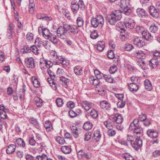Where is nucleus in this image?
<instances>
[{
	"instance_id": "6e6d98bb",
	"label": "nucleus",
	"mask_w": 160,
	"mask_h": 160,
	"mask_svg": "<svg viewBox=\"0 0 160 160\" xmlns=\"http://www.w3.org/2000/svg\"><path fill=\"white\" fill-rule=\"evenodd\" d=\"M136 32L138 33H141L142 34L144 31H145L144 29L141 26H137L136 27Z\"/></svg>"
},
{
	"instance_id": "4468645a",
	"label": "nucleus",
	"mask_w": 160,
	"mask_h": 160,
	"mask_svg": "<svg viewBox=\"0 0 160 160\" xmlns=\"http://www.w3.org/2000/svg\"><path fill=\"white\" fill-rule=\"evenodd\" d=\"M138 16L140 17L145 18L148 16V13L145 10L142 8H138L136 10Z\"/></svg>"
},
{
	"instance_id": "ea45409f",
	"label": "nucleus",
	"mask_w": 160,
	"mask_h": 160,
	"mask_svg": "<svg viewBox=\"0 0 160 160\" xmlns=\"http://www.w3.org/2000/svg\"><path fill=\"white\" fill-rule=\"evenodd\" d=\"M104 79L106 82H108L113 83L115 82V81L109 75H105Z\"/></svg>"
},
{
	"instance_id": "6e6552de",
	"label": "nucleus",
	"mask_w": 160,
	"mask_h": 160,
	"mask_svg": "<svg viewBox=\"0 0 160 160\" xmlns=\"http://www.w3.org/2000/svg\"><path fill=\"white\" fill-rule=\"evenodd\" d=\"M14 25L12 23H9L8 25L7 28V36L9 39L12 38L13 34L14 33Z\"/></svg>"
},
{
	"instance_id": "2eb2a0df",
	"label": "nucleus",
	"mask_w": 160,
	"mask_h": 160,
	"mask_svg": "<svg viewBox=\"0 0 160 160\" xmlns=\"http://www.w3.org/2000/svg\"><path fill=\"white\" fill-rule=\"evenodd\" d=\"M134 149L137 151L141 147L142 145V141H130Z\"/></svg>"
},
{
	"instance_id": "b1692460",
	"label": "nucleus",
	"mask_w": 160,
	"mask_h": 160,
	"mask_svg": "<svg viewBox=\"0 0 160 160\" xmlns=\"http://www.w3.org/2000/svg\"><path fill=\"white\" fill-rule=\"evenodd\" d=\"M71 8L72 11L75 13H77L79 10V6L78 3L75 1L71 2Z\"/></svg>"
},
{
	"instance_id": "1a4fd4ad",
	"label": "nucleus",
	"mask_w": 160,
	"mask_h": 160,
	"mask_svg": "<svg viewBox=\"0 0 160 160\" xmlns=\"http://www.w3.org/2000/svg\"><path fill=\"white\" fill-rule=\"evenodd\" d=\"M141 126L140 124L139 119L135 118L131 122L129 127V129L130 130H134L135 128H139L138 127Z\"/></svg>"
},
{
	"instance_id": "09e8293b",
	"label": "nucleus",
	"mask_w": 160,
	"mask_h": 160,
	"mask_svg": "<svg viewBox=\"0 0 160 160\" xmlns=\"http://www.w3.org/2000/svg\"><path fill=\"white\" fill-rule=\"evenodd\" d=\"M50 38L48 39L51 42L54 44H57L58 43V39L56 38V36L54 35H51Z\"/></svg>"
},
{
	"instance_id": "412c9836",
	"label": "nucleus",
	"mask_w": 160,
	"mask_h": 160,
	"mask_svg": "<svg viewBox=\"0 0 160 160\" xmlns=\"http://www.w3.org/2000/svg\"><path fill=\"white\" fill-rule=\"evenodd\" d=\"M142 36L144 38L148 41H150L152 39L153 35L151 33H149L148 31H144L142 33Z\"/></svg>"
},
{
	"instance_id": "0eeeda50",
	"label": "nucleus",
	"mask_w": 160,
	"mask_h": 160,
	"mask_svg": "<svg viewBox=\"0 0 160 160\" xmlns=\"http://www.w3.org/2000/svg\"><path fill=\"white\" fill-rule=\"evenodd\" d=\"M124 23L126 28L128 29H133L135 26L134 20L131 18L126 19L124 22Z\"/></svg>"
},
{
	"instance_id": "6ab92c4d",
	"label": "nucleus",
	"mask_w": 160,
	"mask_h": 160,
	"mask_svg": "<svg viewBox=\"0 0 160 160\" xmlns=\"http://www.w3.org/2000/svg\"><path fill=\"white\" fill-rule=\"evenodd\" d=\"M113 119L115 122L118 124L122 123L123 121L122 115L118 113H117L115 115L113 118Z\"/></svg>"
},
{
	"instance_id": "4d7b16f0",
	"label": "nucleus",
	"mask_w": 160,
	"mask_h": 160,
	"mask_svg": "<svg viewBox=\"0 0 160 160\" xmlns=\"http://www.w3.org/2000/svg\"><path fill=\"white\" fill-rule=\"evenodd\" d=\"M133 48V47L131 44H125V46L124 49L126 51H130Z\"/></svg>"
},
{
	"instance_id": "0e129e2a",
	"label": "nucleus",
	"mask_w": 160,
	"mask_h": 160,
	"mask_svg": "<svg viewBox=\"0 0 160 160\" xmlns=\"http://www.w3.org/2000/svg\"><path fill=\"white\" fill-rule=\"evenodd\" d=\"M107 132L108 135L111 136H113L116 134L115 131L112 129V128L108 129Z\"/></svg>"
},
{
	"instance_id": "393cba45",
	"label": "nucleus",
	"mask_w": 160,
	"mask_h": 160,
	"mask_svg": "<svg viewBox=\"0 0 160 160\" xmlns=\"http://www.w3.org/2000/svg\"><path fill=\"white\" fill-rule=\"evenodd\" d=\"M44 127L45 128L47 132H49L53 129L52 124L51 121L49 120L46 121L44 124Z\"/></svg>"
},
{
	"instance_id": "774afa93",
	"label": "nucleus",
	"mask_w": 160,
	"mask_h": 160,
	"mask_svg": "<svg viewBox=\"0 0 160 160\" xmlns=\"http://www.w3.org/2000/svg\"><path fill=\"white\" fill-rule=\"evenodd\" d=\"M142 51L139 50H136L134 51L132 53V55L133 56L138 58V56H139L141 53Z\"/></svg>"
},
{
	"instance_id": "c9c22d12",
	"label": "nucleus",
	"mask_w": 160,
	"mask_h": 160,
	"mask_svg": "<svg viewBox=\"0 0 160 160\" xmlns=\"http://www.w3.org/2000/svg\"><path fill=\"white\" fill-rule=\"evenodd\" d=\"M38 46L35 45H32L31 46V51L36 55H38L40 53L39 46L38 45Z\"/></svg>"
},
{
	"instance_id": "423d86ee",
	"label": "nucleus",
	"mask_w": 160,
	"mask_h": 160,
	"mask_svg": "<svg viewBox=\"0 0 160 160\" xmlns=\"http://www.w3.org/2000/svg\"><path fill=\"white\" fill-rule=\"evenodd\" d=\"M25 63L28 68H34L35 67L34 60L32 58H26L25 60Z\"/></svg>"
},
{
	"instance_id": "20e7f679",
	"label": "nucleus",
	"mask_w": 160,
	"mask_h": 160,
	"mask_svg": "<svg viewBox=\"0 0 160 160\" xmlns=\"http://www.w3.org/2000/svg\"><path fill=\"white\" fill-rule=\"evenodd\" d=\"M67 32L70 34H76L78 32L79 29L78 27L74 25L65 24Z\"/></svg>"
},
{
	"instance_id": "13d9d810",
	"label": "nucleus",
	"mask_w": 160,
	"mask_h": 160,
	"mask_svg": "<svg viewBox=\"0 0 160 160\" xmlns=\"http://www.w3.org/2000/svg\"><path fill=\"white\" fill-rule=\"evenodd\" d=\"M66 106L68 108L72 109L75 107V104L73 101H70L67 102Z\"/></svg>"
},
{
	"instance_id": "5701e85b",
	"label": "nucleus",
	"mask_w": 160,
	"mask_h": 160,
	"mask_svg": "<svg viewBox=\"0 0 160 160\" xmlns=\"http://www.w3.org/2000/svg\"><path fill=\"white\" fill-rule=\"evenodd\" d=\"M29 121L34 127L38 129H40V126L37 119L33 118H31L29 119Z\"/></svg>"
},
{
	"instance_id": "4c0bfd02",
	"label": "nucleus",
	"mask_w": 160,
	"mask_h": 160,
	"mask_svg": "<svg viewBox=\"0 0 160 160\" xmlns=\"http://www.w3.org/2000/svg\"><path fill=\"white\" fill-rule=\"evenodd\" d=\"M36 105L38 107H41L42 105L43 102L42 99L38 97H36L34 98Z\"/></svg>"
},
{
	"instance_id": "f3484780",
	"label": "nucleus",
	"mask_w": 160,
	"mask_h": 160,
	"mask_svg": "<svg viewBox=\"0 0 160 160\" xmlns=\"http://www.w3.org/2000/svg\"><path fill=\"white\" fill-rule=\"evenodd\" d=\"M122 12L121 11L117 10L113 11L111 14L114 16L116 19L118 21L120 20L122 18Z\"/></svg>"
},
{
	"instance_id": "aec40b11",
	"label": "nucleus",
	"mask_w": 160,
	"mask_h": 160,
	"mask_svg": "<svg viewBox=\"0 0 160 160\" xmlns=\"http://www.w3.org/2000/svg\"><path fill=\"white\" fill-rule=\"evenodd\" d=\"M29 4L28 6L29 12L31 14H34L35 10V4L33 0H29Z\"/></svg>"
},
{
	"instance_id": "f704fd0d",
	"label": "nucleus",
	"mask_w": 160,
	"mask_h": 160,
	"mask_svg": "<svg viewBox=\"0 0 160 160\" xmlns=\"http://www.w3.org/2000/svg\"><path fill=\"white\" fill-rule=\"evenodd\" d=\"M124 32H122L120 34V38L122 41H124L126 40L128 38L129 33L127 32L124 29Z\"/></svg>"
},
{
	"instance_id": "7c9ffc66",
	"label": "nucleus",
	"mask_w": 160,
	"mask_h": 160,
	"mask_svg": "<svg viewBox=\"0 0 160 160\" xmlns=\"http://www.w3.org/2000/svg\"><path fill=\"white\" fill-rule=\"evenodd\" d=\"M83 128L86 130H88L92 129L93 127L92 123L90 121H87L83 125Z\"/></svg>"
},
{
	"instance_id": "e433bc0d",
	"label": "nucleus",
	"mask_w": 160,
	"mask_h": 160,
	"mask_svg": "<svg viewBox=\"0 0 160 160\" xmlns=\"http://www.w3.org/2000/svg\"><path fill=\"white\" fill-rule=\"evenodd\" d=\"M132 83L138 84L140 83V79L139 77L132 76L131 78Z\"/></svg>"
},
{
	"instance_id": "37998d69",
	"label": "nucleus",
	"mask_w": 160,
	"mask_h": 160,
	"mask_svg": "<svg viewBox=\"0 0 160 160\" xmlns=\"http://www.w3.org/2000/svg\"><path fill=\"white\" fill-rule=\"evenodd\" d=\"M90 114L91 117L94 119H96L98 116V111L95 109H92L91 111Z\"/></svg>"
},
{
	"instance_id": "f8f14e48",
	"label": "nucleus",
	"mask_w": 160,
	"mask_h": 160,
	"mask_svg": "<svg viewBox=\"0 0 160 160\" xmlns=\"http://www.w3.org/2000/svg\"><path fill=\"white\" fill-rule=\"evenodd\" d=\"M100 107L104 110H110L111 109V105L107 101L103 100L100 102Z\"/></svg>"
},
{
	"instance_id": "bf43d9fd",
	"label": "nucleus",
	"mask_w": 160,
	"mask_h": 160,
	"mask_svg": "<svg viewBox=\"0 0 160 160\" xmlns=\"http://www.w3.org/2000/svg\"><path fill=\"white\" fill-rule=\"evenodd\" d=\"M1 112L0 111V116L1 117V119H3L5 120L6 119H7L8 117L7 114V112Z\"/></svg>"
},
{
	"instance_id": "864d4df0",
	"label": "nucleus",
	"mask_w": 160,
	"mask_h": 160,
	"mask_svg": "<svg viewBox=\"0 0 160 160\" xmlns=\"http://www.w3.org/2000/svg\"><path fill=\"white\" fill-rule=\"evenodd\" d=\"M107 56L108 58L110 59H113L115 57V54L113 51L111 50L108 51Z\"/></svg>"
},
{
	"instance_id": "dca6fc26",
	"label": "nucleus",
	"mask_w": 160,
	"mask_h": 160,
	"mask_svg": "<svg viewBox=\"0 0 160 160\" xmlns=\"http://www.w3.org/2000/svg\"><path fill=\"white\" fill-rule=\"evenodd\" d=\"M147 135L152 138H157L158 135V132L154 129H150L148 130L147 132Z\"/></svg>"
},
{
	"instance_id": "a18cd8bd",
	"label": "nucleus",
	"mask_w": 160,
	"mask_h": 160,
	"mask_svg": "<svg viewBox=\"0 0 160 160\" xmlns=\"http://www.w3.org/2000/svg\"><path fill=\"white\" fill-rule=\"evenodd\" d=\"M126 104V101L124 100L119 101L117 103V107L118 108H123Z\"/></svg>"
},
{
	"instance_id": "c756f323",
	"label": "nucleus",
	"mask_w": 160,
	"mask_h": 160,
	"mask_svg": "<svg viewBox=\"0 0 160 160\" xmlns=\"http://www.w3.org/2000/svg\"><path fill=\"white\" fill-rule=\"evenodd\" d=\"M155 58H153L149 62V65L152 68H155L158 66V61H156V59Z\"/></svg>"
},
{
	"instance_id": "f257e3e1",
	"label": "nucleus",
	"mask_w": 160,
	"mask_h": 160,
	"mask_svg": "<svg viewBox=\"0 0 160 160\" xmlns=\"http://www.w3.org/2000/svg\"><path fill=\"white\" fill-rule=\"evenodd\" d=\"M90 21L92 26L93 27L96 28L100 25L102 26L104 23V19L103 17L99 15H97L95 18L92 17Z\"/></svg>"
},
{
	"instance_id": "f03ea898",
	"label": "nucleus",
	"mask_w": 160,
	"mask_h": 160,
	"mask_svg": "<svg viewBox=\"0 0 160 160\" xmlns=\"http://www.w3.org/2000/svg\"><path fill=\"white\" fill-rule=\"evenodd\" d=\"M67 32L65 24L62 26H60L57 30V36L58 38L62 39L66 38Z\"/></svg>"
},
{
	"instance_id": "de8ad7c7",
	"label": "nucleus",
	"mask_w": 160,
	"mask_h": 160,
	"mask_svg": "<svg viewBox=\"0 0 160 160\" xmlns=\"http://www.w3.org/2000/svg\"><path fill=\"white\" fill-rule=\"evenodd\" d=\"M56 104L58 107H61L64 103L63 100L61 98H58L56 100Z\"/></svg>"
},
{
	"instance_id": "9b49d317",
	"label": "nucleus",
	"mask_w": 160,
	"mask_h": 160,
	"mask_svg": "<svg viewBox=\"0 0 160 160\" xmlns=\"http://www.w3.org/2000/svg\"><path fill=\"white\" fill-rule=\"evenodd\" d=\"M138 128H135L134 130H131L133 131L134 133L136 134V135H137V138L135 139V140H142L140 137L143 134V129L141 126L138 127Z\"/></svg>"
},
{
	"instance_id": "8fccbe9b",
	"label": "nucleus",
	"mask_w": 160,
	"mask_h": 160,
	"mask_svg": "<svg viewBox=\"0 0 160 160\" xmlns=\"http://www.w3.org/2000/svg\"><path fill=\"white\" fill-rule=\"evenodd\" d=\"M69 117L71 118H74L77 116V114L73 110L70 109L68 111Z\"/></svg>"
},
{
	"instance_id": "4be33fe9",
	"label": "nucleus",
	"mask_w": 160,
	"mask_h": 160,
	"mask_svg": "<svg viewBox=\"0 0 160 160\" xmlns=\"http://www.w3.org/2000/svg\"><path fill=\"white\" fill-rule=\"evenodd\" d=\"M128 88L130 91L132 92H136L139 89L138 84L132 83L128 84Z\"/></svg>"
},
{
	"instance_id": "2f4dec72",
	"label": "nucleus",
	"mask_w": 160,
	"mask_h": 160,
	"mask_svg": "<svg viewBox=\"0 0 160 160\" xmlns=\"http://www.w3.org/2000/svg\"><path fill=\"white\" fill-rule=\"evenodd\" d=\"M144 85L145 88L148 91H150L152 89V86L150 81L147 79L144 82Z\"/></svg>"
},
{
	"instance_id": "7ed1b4c3",
	"label": "nucleus",
	"mask_w": 160,
	"mask_h": 160,
	"mask_svg": "<svg viewBox=\"0 0 160 160\" xmlns=\"http://www.w3.org/2000/svg\"><path fill=\"white\" fill-rule=\"evenodd\" d=\"M78 102L81 106L87 111L91 109L93 105L92 102L85 100L79 99L78 100Z\"/></svg>"
},
{
	"instance_id": "680f3d73",
	"label": "nucleus",
	"mask_w": 160,
	"mask_h": 160,
	"mask_svg": "<svg viewBox=\"0 0 160 160\" xmlns=\"http://www.w3.org/2000/svg\"><path fill=\"white\" fill-rule=\"evenodd\" d=\"M48 73L49 76L53 79H56V75L54 72H52L49 68L48 69Z\"/></svg>"
},
{
	"instance_id": "9d476101",
	"label": "nucleus",
	"mask_w": 160,
	"mask_h": 160,
	"mask_svg": "<svg viewBox=\"0 0 160 160\" xmlns=\"http://www.w3.org/2000/svg\"><path fill=\"white\" fill-rule=\"evenodd\" d=\"M149 12L150 14L153 18H157L159 16L158 11L156 8L153 6H150L149 8Z\"/></svg>"
},
{
	"instance_id": "cd10ccee",
	"label": "nucleus",
	"mask_w": 160,
	"mask_h": 160,
	"mask_svg": "<svg viewBox=\"0 0 160 160\" xmlns=\"http://www.w3.org/2000/svg\"><path fill=\"white\" fill-rule=\"evenodd\" d=\"M42 33L43 36L46 39H49V38H50L51 35H52L49 30L46 28L42 29Z\"/></svg>"
},
{
	"instance_id": "69168bd1",
	"label": "nucleus",
	"mask_w": 160,
	"mask_h": 160,
	"mask_svg": "<svg viewBox=\"0 0 160 160\" xmlns=\"http://www.w3.org/2000/svg\"><path fill=\"white\" fill-rule=\"evenodd\" d=\"M124 13L127 15H129L131 12V9L127 7V8H125V9H123Z\"/></svg>"
},
{
	"instance_id": "ddd939ff",
	"label": "nucleus",
	"mask_w": 160,
	"mask_h": 160,
	"mask_svg": "<svg viewBox=\"0 0 160 160\" xmlns=\"http://www.w3.org/2000/svg\"><path fill=\"white\" fill-rule=\"evenodd\" d=\"M58 80V82L65 88L68 86V84L70 81L69 79L62 76L59 77Z\"/></svg>"
},
{
	"instance_id": "3c124183",
	"label": "nucleus",
	"mask_w": 160,
	"mask_h": 160,
	"mask_svg": "<svg viewBox=\"0 0 160 160\" xmlns=\"http://www.w3.org/2000/svg\"><path fill=\"white\" fill-rule=\"evenodd\" d=\"M78 4L79 6V8L82 10H84L85 8V5L82 0H79Z\"/></svg>"
},
{
	"instance_id": "e2e57ef3",
	"label": "nucleus",
	"mask_w": 160,
	"mask_h": 160,
	"mask_svg": "<svg viewBox=\"0 0 160 160\" xmlns=\"http://www.w3.org/2000/svg\"><path fill=\"white\" fill-rule=\"evenodd\" d=\"M92 137V133L90 132H87L84 135V140H89Z\"/></svg>"
},
{
	"instance_id": "a878e982",
	"label": "nucleus",
	"mask_w": 160,
	"mask_h": 160,
	"mask_svg": "<svg viewBox=\"0 0 160 160\" xmlns=\"http://www.w3.org/2000/svg\"><path fill=\"white\" fill-rule=\"evenodd\" d=\"M16 148V145L14 144H10L8 147L6 149V153L7 154H10L14 152Z\"/></svg>"
},
{
	"instance_id": "79ce46f5",
	"label": "nucleus",
	"mask_w": 160,
	"mask_h": 160,
	"mask_svg": "<svg viewBox=\"0 0 160 160\" xmlns=\"http://www.w3.org/2000/svg\"><path fill=\"white\" fill-rule=\"evenodd\" d=\"M105 126L108 129L113 128V123L110 120L106 121L104 122Z\"/></svg>"
},
{
	"instance_id": "052dcab7",
	"label": "nucleus",
	"mask_w": 160,
	"mask_h": 160,
	"mask_svg": "<svg viewBox=\"0 0 160 160\" xmlns=\"http://www.w3.org/2000/svg\"><path fill=\"white\" fill-rule=\"evenodd\" d=\"M119 5L122 9H125V8H127L128 7L126 1L124 0H120V3L119 4Z\"/></svg>"
},
{
	"instance_id": "473e14b6",
	"label": "nucleus",
	"mask_w": 160,
	"mask_h": 160,
	"mask_svg": "<svg viewBox=\"0 0 160 160\" xmlns=\"http://www.w3.org/2000/svg\"><path fill=\"white\" fill-rule=\"evenodd\" d=\"M61 149L62 152L65 154L69 153L72 150L71 147L67 146H62Z\"/></svg>"
},
{
	"instance_id": "72a5a7b5",
	"label": "nucleus",
	"mask_w": 160,
	"mask_h": 160,
	"mask_svg": "<svg viewBox=\"0 0 160 160\" xmlns=\"http://www.w3.org/2000/svg\"><path fill=\"white\" fill-rule=\"evenodd\" d=\"M72 133L74 137L75 138H77L78 136V128L75 126H72L71 127Z\"/></svg>"
},
{
	"instance_id": "bb28decb",
	"label": "nucleus",
	"mask_w": 160,
	"mask_h": 160,
	"mask_svg": "<svg viewBox=\"0 0 160 160\" xmlns=\"http://www.w3.org/2000/svg\"><path fill=\"white\" fill-rule=\"evenodd\" d=\"M90 83L95 86H98L99 84V79H98L93 76H90Z\"/></svg>"
},
{
	"instance_id": "a19ab883",
	"label": "nucleus",
	"mask_w": 160,
	"mask_h": 160,
	"mask_svg": "<svg viewBox=\"0 0 160 160\" xmlns=\"http://www.w3.org/2000/svg\"><path fill=\"white\" fill-rule=\"evenodd\" d=\"M158 29V26L155 24H152L149 28L150 31L152 33H156Z\"/></svg>"
},
{
	"instance_id": "c03bdc74",
	"label": "nucleus",
	"mask_w": 160,
	"mask_h": 160,
	"mask_svg": "<svg viewBox=\"0 0 160 160\" xmlns=\"http://www.w3.org/2000/svg\"><path fill=\"white\" fill-rule=\"evenodd\" d=\"M84 23V20L82 17H79L77 19V24L78 27H81Z\"/></svg>"
},
{
	"instance_id": "c85d7f7f",
	"label": "nucleus",
	"mask_w": 160,
	"mask_h": 160,
	"mask_svg": "<svg viewBox=\"0 0 160 160\" xmlns=\"http://www.w3.org/2000/svg\"><path fill=\"white\" fill-rule=\"evenodd\" d=\"M105 47V42L103 41H99L97 44V48L99 52L102 51Z\"/></svg>"
},
{
	"instance_id": "39448f33",
	"label": "nucleus",
	"mask_w": 160,
	"mask_h": 160,
	"mask_svg": "<svg viewBox=\"0 0 160 160\" xmlns=\"http://www.w3.org/2000/svg\"><path fill=\"white\" fill-rule=\"evenodd\" d=\"M133 42L135 45L139 48H142L146 45L144 40L141 37L134 38L133 40Z\"/></svg>"
},
{
	"instance_id": "603ef678",
	"label": "nucleus",
	"mask_w": 160,
	"mask_h": 160,
	"mask_svg": "<svg viewBox=\"0 0 160 160\" xmlns=\"http://www.w3.org/2000/svg\"><path fill=\"white\" fill-rule=\"evenodd\" d=\"M98 37V35L97 30H94L91 32L90 37L93 39H95Z\"/></svg>"
},
{
	"instance_id": "49530a36",
	"label": "nucleus",
	"mask_w": 160,
	"mask_h": 160,
	"mask_svg": "<svg viewBox=\"0 0 160 160\" xmlns=\"http://www.w3.org/2000/svg\"><path fill=\"white\" fill-rule=\"evenodd\" d=\"M93 135L94 139H100L101 137V134L98 130H97L94 131Z\"/></svg>"
},
{
	"instance_id": "a211bd4d",
	"label": "nucleus",
	"mask_w": 160,
	"mask_h": 160,
	"mask_svg": "<svg viewBox=\"0 0 160 160\" xmlns=\"http://www.w3.org/2000/svg\"><path fill=\"white\" fill-rule=\"evenodd\" d=\"M106 20L111 25H115L116 22L118 21L111 13L108 14L107 16Z\"/></svg>"
},
{
	"instance_id": "338daca9",
	"label": "nucleus",
	"mask_w": 160,
	"mask_h": 160,
	"mask_svg": "<svg viewBox=\"0 0 160 160\" xmlns=\"http://www.w3.org/2000/svg\"><path fill=\"white\" fill-rule=\"evenodd\" d=\"M43 62L48 68H51L53 66V63L50 61L44 60Z\"/></svg>"
},
{
	"instance_id": "5fc2aeb1",
	"label": "nucleus",
	"mask_w": 160,
	"mask_h": 160,
	"mask_svg": "<svg viewBox=\"0 0 160 160\" xmlns=\"http://www.w3.org/2000/svg\"><path fill=\"white\" fill-rule=\"evenodd\" d=\"M33 34L30 32H28L26 36V39L27 40L30 42H31L33 41Z\"/></svg>"
},
{
	"instance_id": "58836bf2",
	"label": "nucleus",
	"mask_w": 160,
	"mask_h": 160,
	"mask_svg": "<svg viewBox=\"0 0 160 160\" xmlns=\"http://www.w3.org/2000/svg\"><path fill=\"white\" fill-rule=\"evenodd\" d=\"M74 71L77 75H81L82 73V71L81 67L78 66H76L74 68Z\"/></svg>"
}]
</instances>
